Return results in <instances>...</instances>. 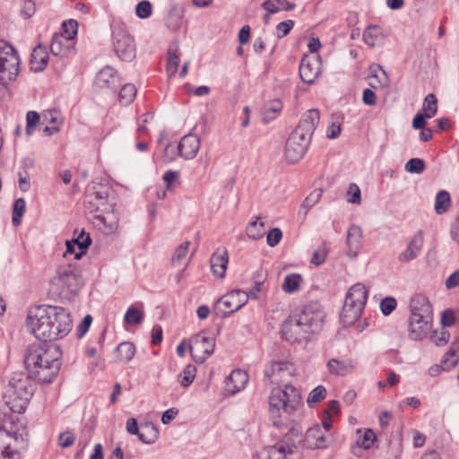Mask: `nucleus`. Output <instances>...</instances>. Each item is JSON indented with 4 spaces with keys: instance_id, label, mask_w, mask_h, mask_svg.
I'll return each instance as SVG.
<instances>
[{
    "instance_id": "f8f14e48",
    "label": "nucleus",
    "mask_w": 459,
    "mask_h": 459,
    "mask_svg": "<svg viewBox=\"0 0 459 459\" xmlns=\"http://www.w3.org/2000/svg\"><path fill=\"white\" fill-rule=\"evenodd\" d=\"M91 221L93 226L105 235L116 233L119 227V218L115 207L94 213Z\"/></svg>"
},
{
    "instance_id": "39448f33",
    "label": "nucleus",
    "mask_w": 459,
    "mask_h": 459,
    "mask_svg": "<svg viewBox=\"0 0 459 459\" xmlns=\"http://www.w3.org/2000/svg\"><path fill=\"white\" fill-rule=\"evenodd\" d=\"M367 299L368 290L364 284L356 283L349 289L341 312L343 325H352L360 317Z\"/></svg>"
},
{
    "instance_id": "4c0bfd02",
    "label": "nucleus",
    "mask_w": 459,
    "mask_h": 459,
    "mask_svg": "<svg viewBox=\"0 0 459 459\" xmlns=\"http://www.w3.org/2000/svg\"><path fill=\"white\" fill-rule=\"evenodd\" d=\"M282 102L279 99L269 101L263 111V120L269 123L273 120L281 111Z\"/></svg>"
},
{
    "instance_id": "72a5a7b5",
    "label": "nucleus",
    "mask_w": 459,
    "mask_h": 459,
    "mask_svg": "<svg viewBox=\"0 0 459 459\" xmlns=\"http://www.w3.org/2000/svg\"><path fill=\"white\" fill-rule=\"evenodd\" d=\"M306 438L310 447L324 448L326 446L325 436L319 425L310 428L307 431Z\"/></svg>"
},
{
    "instance_id": "9d476101",
    "label": "nucleus",
    "mask_w": 459,
    "mask_h": 459,
    "mask_svg": "<svg viewBox=\"0 0 459 459\" xmlns=\"http://www.w3.org/2000/svg\"><path fill=\"white\" fill-rule=\"evenodd\" d=\"M296 368L290 360H272L264 369L265 378L273 385L282 384L289 377L294 376Z\"/></svg>"
},
{
    "instance_id": "f704fd0d",
    "label": "nucleus",
    "mask_w": 459,
    "mask_h": 459,
    "mask_svg": "<svg viewBox=\"0 0 459 459\" xmlns=\"http://www.w3.org/2000/svg\"><path fill=\"white\" fill-rule=\"evenodd\" d=\"M323 195V190L321 188L315 189L312 191L303 201L300 210L298 212V215L299 218L302 219V221L305 220L309 209L314 207L321 199Z\"/></svg>"
},
{
    "instance_id": "412c9836",
    "label": "nucleus",
    "mask_w": 459,
    "mask_h": 459,
    "mask_svg": "<svg viewBox=\"0 0 459 459\" xmlns=\"http://www.w3.org/2000/svg\"><path fill=\"white\" fill-rule=\"evenodd\" d=\"M211 270L212 275L219 279L225 277L226 270L229 264V255L226 248H218L210 259Z\"/></svg>"
},
{
    "instance_id": "5701e85b",
    "label": "nucleus",
    "mask_w": 459,
    "mask_h": 459,
    "mask_svg": "<svg viewBox=\"0 0 459 459\" xmlns=\"http://www.w3.org/2000/svg\"><path fill=\"white\" fill-rule=\"evenodd\" d=\"M432 320L410 318L409 335L414 342L422 341L431 330Z\"/></svg>"
},
{
    "instance_id": "5fc2aeb1",
    "label": "nucleus",
    "mask_w": 459,
    "mask_h": 459,
    "mask_svg": "<svg viewBox=\"0 0 459 459\" xmlns=\"http://www.w3.org/2000/svg\"><path fill=\"white\" fill-rule=\"evenodd\" d=\"M192 342L195 344H209V343H214L216 342V336L215 333L211 331H201L200 333H196Z\"/></svg>"
},
{
    "instance_id": "7c9ffc66",
    "label": "nucleus",
    "mask_w": 459,
    "mask_h": 459,
    "mask_svg": "<svg viewBox=\"0 0 459 459\" xmlns=\"http://www.w3.org/2000/svg\"><path fill=\"white\" fill-rule=\"evenodd\" d=\"M48 62V53L47 48L41 45L37 46L31 53V69L36 72L43 71L47 66Z\"/></svg>"
},
{
    "instance_id": "bf43d9fd",
    "label": "nucleus",
    "mask_w": 459,
    "mask_h": 459,
    "mask_svg": "<svg viewBox=\"0 0 459 459\" xmlns=\"http://www.w3.org/2000/svg\"><path fill=\"white\" fill-rule=\"evenodd\" d=\"M195 367L193 365H187L183 370V377L180 383L183 386L186 387L190 385L195 377Z\"/></svg>"
},
{
    "instance_id": "473e14b6",
    "label": "nucleus",
    "mask_w": 459,
    "mask_h": 459,
    "mask_svg": "<svg viewBox=\"0 0 459 459\" xmlns=\"http://www.w3.org/2000/svg\"><path fill=\"white\" fill-rule=\"evenodd\" d=\"M11 440L5 432L0 431V459H20V453L13 447Z\"/></svg>"
},
{
    "instance_id": "4be33fe9",
    "label": "nucleus",
    "mask_w": 459,
    "mask_h": 459,
    "mask_svg": "<svg viewBox=\"0 0 459 459\" xmlns=\"http://www.w3.org/2000/svg\"><path fill=\"white\" fill-rule=\"evenodd\" d=\"M55 281H57L59 284L71 293H75L81 285L80 278L68 268H60Z\"/></svg>"
},
{
    "instance_id": "ea45409f",
    "label": "nucleus",
    "mask_w": 459,
    "mask_h": 459,
    "mask_svg": "<svg viewBox=\"0 0 459 459\" xmlns=\"http://www.w3.org/2000/svg\"><path fill=\"white\" fill-rule=\"evenodd\" d=\"M357 440L356 443L359 446L363 447L364 449L370 448L374 442L377 439V436L374 431L370 429L361 430H357Z\"/></svg>"
},
{
    "instance_id": "052dcab7",
    "label": "nucleus",
    "mask_w": 459,
    "mask_h": 459,
    "mask_svg": "<svg viewBox=\"0 0 459 459\" xmlns=\"http://www.w3.org/2000/svg\"><path fill=\"white\" fill-rule=\"evenodd\" d=\"M327 252L328 251L325 244H322L313 252L311 263H313L316 265L322 264L326 258Z\"/></svg>"
},
{
    "instance_id": "69168bd1",
    "label": "nucleus",
    "mask_w": 459,
    "mask_h": 459,
    "mask_svg": "<svg viewBox=\"0 0 459 459\" xmlns=\"http://www.w3.org/2000/svg\"><path fill=\"white\" fill-rule=\"evenodd\" d=\"M430 338L433 342H441L447 343L450 340V333L446 327L441 326L439 329L432 332Z\"/></svg>"
},
{
    "instance_id": "1a4fd4ad",
    "label": "nucleus",
    "mask_w": 459,
    "mask_h": 459,
    "mask_svg": "<svg viewBox=\"0 0 459 459\" xmlns=\"http://www.w3.org/2000/svg\"><path fill=\"white\" fill-rule=\"evenodd\" d=\"M108 186L99 184L87 188L84 207L89 213H96L115 207V204L108 200Z\"/></svg>"
},
{
    "instance_id": "603ef678",
    "label": "nucleus",
    "mask_w": 459,
    "mask_h": 459,
    "mask_svg": "<svg viewBox=\"0 0 459 459\" xmlns=\"http://www.w3.org/2000/svg\"><path fill=\"white\" fill-rule=\"evenodd\" d=\"M325 395L326 389L323 385H317L309 393L307 402L310 407H313L314 404L325 399Z\"/></svg>"
},
{
    "instance_id": "0e129e2a",
    "label": "nucleus",
    "mask_w": 459,
    "mask_h": 459,
    "mask_svg": "<svg viewBox=\"0 0 459 459\" xmlns=\"http://www.w3.org/2000/svg\"><path fill=\"white\" fill-rule=\"evenodd\" d=\"M136 15L139 18L146 19L152 14V4L149 1H141L137 4L135 8Z\"/></svg>"
},
{
    "instance_id": "09e8293b",
    "label": "nucleus",
    "mask_w": 459,
    "mask_h": 459,
    "mask_svg": "<svg viewBox=\"0 0 459 459\" xmlns=\"http://www.w3.org/2000/svg\"><path fill=\"white\" fill-rule=\"evenodd\" d=\"M423 111L427 118L433 117L437 111V99L433 93L428 94L423 101Z\"/></svg>"
},
{
    "instance_id": "393cba45",
    "label": "nucleus",
    "mask_w": 459,
    "mask_h": 459,
    "mask_svg": "<svg viewBox=\"0 0 459 459\" xmlns=\"http://www.w3.org/2000/svg\"><path fill=\"white\" fill-rule=\"evenodd\" d=\"M362 239V230L358 225H351L347 231L346 244L348 247L347 255L355 257L358 255Z\"/></svg>"
},
{
    "instance_id": "6e6d98bb",
    "label": "nucleus",
    "mask_w": 459,
    "mask_h": 459,
    "mask_svg": "<svg viewBox=\"0 0 459 459\" xmlns=\"http://www.w3.org/2000/svg\"><path fill=\"white\" fill-rule=\"evenodd\" d=\"M406 171L420 174L425 169V163L420 158H411L405 164Z\"/></svg>"
},
{
    "instance_id": "de8ad7c7",
    "label": "nucleus",
    "mask_w": 459,
    "mask_h": 459,
    "mask_svg": "<svg viewBox=\"0 0 459 459\" xmlns=\"http://www.w3.org/2000/svg\"><path fill=\"white\" fill-rule=\"evenodd\" d=\"M26 209V202L24 198H18L14 201L13 205L12 222L14 226H19L22 222V218Z\"/></svg>"
},
{
    "instance_id": "58836bf2",
    "label": "nucleus",
    "mask_w": 459,
    "mask_h": 459,
    "mask_svg": "<svg viewBox=\"0 0 459 459\" xmlns=\"http://www.w3.org/2000/svg\"><path fill=\"white\" fill-rule=\"evenodd\" d=\"M459 362V346L451 347L443 356L441 364L446 371L453 369Z\"/></svg>"
},
{
    "instance_id": "aec40b11",
    "label": "nucleus",
    "mask_w": 459,
    "mask_h": 459,
    "mask_svg": "<svg viewBox=\"0 0 459 459\" xmlns=\"http://www.w3.org/2000/svg\"><path fill=\"white\" fill-rule=\"evenodd\" d=\"M200 149V139L194 134L184 135L178 146V154L186 160L194 159Z\"/></svg>"
},
{
    "instance_id": "f257e3e1",
    "label": "nucleus",
    "mask_w": 459,
    "mask_h": 459,
    "mask_svg": "<svg viewBox=\"0 0 459 459\" xmlns=\"http://www.w3.org/2000/svg\"><path fill=\"white\" fill-rule=\"evenodd\" d=\"M301 403V395L291 385L284 388L275 387L269 396V413L273 424L277 428L285 427L288 432L273 446H265L258 454L257 459H288L293 455L297 443L300 441L301 429L290 421V417Z\"/></svg>"
},
{
    "instance_id": "c9c22d12",
    "label": "nucleus",
    "mask_w": 459,
    "mask_h": 459,
    "mask_svg": "<svg viewBox=\"0 0 459 459\" xmlns=\"http://www.w3.org/2000/svg\"><path fill=\"white\" fill-rule=\"evenodd\" d=\"M158 429L151 423L146 422L140 427L138 438L144 444H152L158 438Z\"/></svg>"
},
{
    "instance_id": "4468645a",
    "label": "nucleus",
    "mask_w": 459,
    "mask_h": 459,
    "mask_svg": "<svg viewBox=\"0 0 459 459\" xmlns=\"http://www.w3.org/2000/svg\"><path fill=\"white\" fill-rule=\"evenodd\" d=\"M7 393H15V394L31 399L34 387L31 382V377L22 373H14L10 381L6 390Z\"/></svg>"
},
{
    "instance_id": "a18cd8bd",
    "label": "nucleus",
    "mask_w": 459,
    "mask_h": 459,
    "mask_svg": "<svg viewBox=\"0 0 459 459\" xmlns=\"http://www.w3.org/2000/svg\"><path fill=\"white\" fill-rule=\"evenodd\" d=\"M301 281L302 278L300 274H288L284 279L281 288L286 293H293L300 289Z\"/></svg>"
},
{
    "instance_id": "0eeeda50",
    "label": "nucleus",
    "mask_w": 459,
    "mask_h": 459,
    "mask_svg": "<svg viewBox=\"0 0 459 459\" xmlns=\"http://www.w3.org/2000/svg\"><path fill=\"white\" fill-rule=\"evenodd\" d=\"M24 417L16 412L0 411V431L5 432L14 442H26L29 437Z\"/></svg>"
},
{
    "instance_id": "49530a36",
    "label": "nucleus",
    "mask_w": 459,
    "mask_h": 459,
    "mask_svg": "<svg viewBox=\"0 0 459 459\" xmlns=\"http://www.w3.org/2000/svg\"><path fill=\"white\" fill-rule=\"evenodd\" d=\"M143 316L144 314L143 310L131 306L125 314L124 322L126 325H140L143 320Z\"/></svg>"
},
{
    "instance_id": "423d86ee",
    "label": "nucleus",
    "mask_w": 459,
    "mask_h": 459,
    "mask_svg": "<svg viewBox=\"0 0 459 459\" xmlns=\"http://www.w3.org/2000/svg\"><path fill=\"white\" fill-rule=\"evenodd\" d=\"M20 71V57L14 48L0 42V83L7 84L14 81Z\"/></svg>"
},
{
    "instance_id": "6e6552de",
    "label": "nucleus",
    "mask_w": 459,
    "mask_h": 459,
    "mask_svg": "<svg viewBox=\"0 0 459 459\" xmlns=\"http://www.w3.org/2000/svg\"><path fill=\"white\" fill-rule=\"evenodd\" d=\"M248 301L247 292L241 290H234L221 297L214 305L213 310L217 316L225 318L242 307Z\"/></svg>"
},
{
    "instance_id": "3c124183",
    "label": "nucleus",
    "mask_w": 459,
    "mask_h": 459,
    "mask_svg": "<svg viewBox=\"0 0 459 459\" xmlns=\"http://www.w3.org/2000/svg\"><path fill=\"white\" fill-rule=\"evenodd\" d=\"M74 234L77 236L71 241L77 246V249H87L91 243L90 234L86 233L83 229H82L80 231L75 230Z\"/></svg>"
},
{
    "instance_id": "bb28decb",
    "label": "nucleus",
    "mask_w": 459,
    "mask_h": 459,
    "mask_svg": "<svg viewBox=\"0 0 459 459\" xmlns=\"http://www.w3.org/2000/svg\"><path fill=\"white\" fill-rule=\"evenodd\" d=\"M74 48L71 40L64 38L62 35H54L50 44V51L54 56H66L73 53Z\"/></svg>"
},
{
    "instance_id": "c03bdc74",
    "label": "nucleus",
    "mask_w": 459,
    "mask_h": 459,
    "mask_svg": "<svg viewBox=\"0 0 459 459\" xmlns=\"http://www.w3.org/2000/svg\"><path fill=\"white\" fill-rule=\"evenodd\" d=\"M451 204L450 195L446 190H441L437 194L435 200V212L437 214L445 213Z\"/></svg>"
},
{
    "instance_id": "8fccbe9b",
    "label": "nucleus",
    "mask_w": 459,
    "mask_h": 459,
    "mask_svg": "<svg viewBox=\"0 0 459 459\" xmlns=\"http://www.w3.org/2000/svg\"><path fill=\"white\" fill-rule=\"evenodd\" d=\"M136 88L134 84H125L119 91V101L122 105L130 104L135 98Z\"/></svg>"
},
{
    "instance_id": "a211bd4d",
    "label": "nucleus",
    "mask_w": 459,
    "mask_h": 459,
    "mask_svg": "<svg viewBox=\"0 0 459 459\" xmlns=\"http://www.w3.org/2000/svg\"><path fill=\"white\" fill-rule=\"evenodd\" d=\"M423 244V231L420 230L410 238L406 248L398 255V261L404 264L416 259L422 250Z\"/></svg>"
},
{
    "instance_id": "ddd939ff",
    "label": "nucleus",
    "mask_w": 459,
    "mask_h": 459,
    "mask_svg": "<svg viewBox=\"0 0 459 459\" xmlns=\"http://www.w3.org/2000/svg\"><path fill=\"white\" fill-rule=\"evenodd\" d=\"M114 49L117 56L123 61L130 62L136 56L134 38L124 30L115 32Z\"/></svg>"
},
{
    "instance_id": "c756f323",
    "label": "nucleus",
    "mask_w": 459,
    "mask_h": 459,
    "mask_svg": "<svg viewBox=\"0 0 459 459\" xmlns=\"http://www.w3.org/2000/svg\"><path fill=\"white\" fill-rule=\"evenodd\" d=\"M185 7L181 4L174 3L169 6L167 17V25L171 30H178L182 24Z\"/></svg>"
},
{
    "instance_id": "4d7b16f0",
    "label": "nucleus",
    "mask_w": 459,
    "mask_h": 459,
    "mask_svg": "<svg viewBox=\"0 0 459 459\" xmlns=\"http://www.w3.org/2000/svg\"><path fill=\"white\" fill-rule=\"evenodd\" d=\"M40 117L36 111H29L26 115V134L31 135L36 128V126L39 122Z\"/></svg>"
},
{
    "instance_id": "2eb2a0df",
    "label": "nucleus",
    "mask_w": 459,
    "mask_h": 459,
    "mask_svg": "<svg viewBox=\"0 0 459 459\" xmlns=\"http://www.w3.org/2000/svg\"><path fill=\"white\" fill-rule=\"evenodd\" d=\"M322 63L318 56H305L299 65V75L306 83H313L321 74Z\"/></svg>"
},
{
    "instance_id": "dca6fc26",
    "label": "nucleus",
    "mask_w": 459,
    "mask_h": 459,
    "mask_svg": "<svg viewBox=\"0 0 459 459\" xmlns=\"http://www.w3.org/2000/svg\"><path fill=\"white\" fill-rule=\"evenodd\" d=\"M410 318L432 320V306L422 294L414 295L410 301Z\"/></svg>"
},
{
    "instance_id": "680f3d73",
    "label": "nucleus",
    "mask_w": 459,
    "mask_h": 459,
    "mask_svg": "<svg viewBox=\"0 0 459 459\" xmlns=\"http://www.w3.org/2000/svg\"><path fill=\"white\" fill-rule=\"evenodd\" d=\"M179 65V57L176 53L169 51L168 62H167V73L169 76H173Z\"/></svg>"
},
{
    "instance_id": "20e7f679",
    "label": "nucleus",
    "mask_w": 459,
    "mask_h": 459,
    "mask_svg": "<svg viewBox=\"0 0 459 459\" xmlns=\"http://www.w3.org/2000/svg\"><path fill=\"white\" fill-rule=\"evenodd\" d=\"M60 346H28L24 365L30 377L39 383H50L60 370Z\"/></svg>"
},
{
    "instance_id": "37998d69",
    "label": "nucleus",
    "mask_w": 459,
    "mask_h": 459,
    "mask_svg": "<svg viewBox=\"0 0 459 459\" xmlns=\"http://www.w3.org/2000/svg\"><path fill=\"white\" fill-rule=\"evenodd\" d=\"M193 359L197 363H204L214 351V346H189Z\"/></svg>"
},
{
    "instance_id": "338daca9",
    "label": "nucleus",
    "mask_w": 459,
    "mask_h": 459,
    "mask_svg": "<svg viewBox=\"0 0 459 459\" xmlns=\"http://www.w3.org/2000/svg\"><path fill=\"white\" fill-rule=\"evenodd\" d=\"M282 238V232L279 228L272 229L266 237L267 245L273 247L277 246Z\"/></svg>"
},
{
    "instance_id": "b1692460",
    "label": "nucleus",
    "mask_w": 459,
    "mask_h": 459,
    "mask_svg": "<svg viewBox=\"0 0 459 459\" xmlns=\"http://www.w3.org/2000/svg\"><path fill=\"white\" fill-rule=\"evenodd\" d=\"M248 382V375L241 369L233 370L225 381L226 390L236 394L243 390Z\"/></svg>"
},
{
    "instance_id": "13d9d810",
    "label": "nucleus",
    "mask_w": 459,
    "mask_h": 459,
    "mask_svg": "<svg viewBox=\"0 0 459 459\" xmlns=\"http://www.w3.org/2000/svg\"><path fill=\"white\" fill-rule=\"evenodd\" d=\"M190 242L185 241L177 247L171 259L173 264H177L186 258Z\"/></svg>"
},
{
    "instance_id": "79ce46f5",
    "label": "nucleus",
    "mask_w": 459,
    "mask_h": 459,
    "mask_svg": "<svg viewBox=\"0 0 459 459\" xmlns=\"http://www.w3.org/2000/svg\"><path fill=\"white\" fill-rule=\"evenodd\" d=\"M258 217L252 219L246 229L247 237L254 240L260 239L264 235V222H258Z\"/></svg>"
},
{
    "instance_id": "2f4dec72",
    "label": "nucleus",
    "mask_w": 459,
    "mask_h": 459,
    "mask_svg": "<svg viewBox=\"0 0 459 459\" xmlns=\"http://www.w3.org/2000/svg\"><path fill=\"white\" fill-rule=\"evenodd\" d=\"M328 370L331 374L336 376H346L354 369V364L351 359L339 360L332 359L327 363Z\"/></svg>"
},
{
    "instance_id": "9b49d317",
    "label": "nucleus",
    "mask_w": 459,
    "mask_h": 459,
    "mask_svg": "<svg viewBox=\"0 0 459 459\" xmlns=\"http://www.w3.org/2000/svg\"><path fill=\"white\" fill-rule=\"evenodd\" d=\"M310 139L304 134L292 132L286 141L285 158L290 163L300 160L307 151Z\"/></svg>"
},
{
    "instance_id": "a878e982",
    "label": "nucleus",
    "mask_w": 459,
    "mask_h": 459,
    "mask_svg": "<svg viewBox=\"0 0 459 459\" xmlns=\"http://www.w3.org/2000/svg\"><path fill=\"white\" fill-rule=\"evenodd\" d=\"M43 123L47 124L43 130L44 134L50 136L60 130V126L63 124V117L56 109L47 110L43 113Z\"/></svg>"
},
{
    "instance_id": "e2e57ef3",
    "label": "nucleus",
    "mask_w": 459,
    "mask_h": 459,
    "mask_svg": "<svg viewBox=\"0 0 459 459\" xmlns=\"http://www.w3.org/2000/svg\"><path fill=\"white\" fill-rule=\"evenodd\" d=\"M397 301L393 297H386L380 302V309L385 316L390 315L396 307Z\"/></svg>"
},
{
    "instance_id": "7ed1b4c3",
    "label": "nucleus",
    "mask_w": 459,
    "mask_h": 459,
    "mask_svg": "<svg viewBox=\"0 0 459 459\" xmlns=\"http://www.w3.org/2000/svg\"><path fill=\"white\" fill-rule=\"evenodd\" d=\"M325 313L317 302H310L301 311L291 314L284 322L282 334L286 342H308L311 335L322 330Z\"/></svg>"
},
{
    "instance_id": "a19ab883",
    "label": "nucleus",
    "mask_w": 459,
    "mask_h": 459,
    "mask_svg": "<svg viewBox=\"0 0 459 459\" xmlns=\"http://www.w3.org/2000/svg\"><path fill=\"white\" fill-rule=\"evenodd\" d=\"M135 346H116L113 351L115 361L126 363L132 359L135 354Z\"/></svg>"
},
{
    "instance_id": "864d4df0",
    "label": "nucleus",
    "mask_w": 459,
    "mask_h": 459,
    "mask_svg": "<svg viewBox=\"0 0 459 459\" xmlns=\"http://www.w3.org/2000/svg\"><path fill=\"white\" fill-rule=\"evenodd\" d=\"M78 23L74 20L64 22L62 24L63 32L60 34L64 38L72 40L77 34Z\"/></svg>"
},
{
    "instance_id": "774afa93",
    "label": "nucleus",
    "mask_w": 459,
    "mask_h": 459,
    "mask_svg": "<svg viewBox=\"0 0 459 459\" xmlns=\"http://www.w3.org/2000/svg\"><path fill=\"white\" fill-rule=\"evenodd\" d=\"M294 26V22L292 20H287L280 22L276 26V35L277 38L281 39L288 35L290 31L292 30Z\"/></svg>"
},
{
    "instance_id": "f3484780",
    "label": "nucleus",
    "mask_w": 459,
    "mask_h": 459,
    "mask_svg": "<svg viewBox=\"0 0 459 459\" xmlns=\"http://www.w3.org/2000/svg\"><path fill=\"white\" fill-rule=\"evenodd\" d=\"M320 114L319 110L311 108L307 110L300 117L298 126L294 132L299 134H304L305 137H308L311 140L312 135L319 124Z\"/></svg>"
},
{
    "instance_id": "c85d7f7f",
    "label": "nucleus",
    "mask_w": 459,
    "mask_h": 459,
    "mask_svg": "<svg viewBox=\"0 0 459 459\" xmlns=\"http://www.w3.org/2000/svg\"><path fill=\"white\" fill-rule=\"evenodd\" d=\"M30 399L15 394V393H7L5 394V403L9 407V411L22 414L30 403Z\"/></svg>"
},
{
    "instance_id": "f03ea898",
    "label": "nucleus",
    "mask_w": 459,
    "mask_h": 459,
    "mask_svg": "<svg viewBox=\"0 0 459 459\" xmlns=\"http://www.w3.org/2000/svg\"><path fill=\"white\" fill-rule=\"evenodd\" d=\"M27 325L37 339L50 342L68 334L72 319L64 307L43 305L29 313Z\"/></svg>"
},
{
    "instance_id": "6ab92c4d",
    "label": "nucleus",
    "mask_w": 459,
    "mask_h": 459,
    "mask_svg": "<svg viewBox=\"0 0 459 459\" xmlns=\"http://www.w3.org/2000/svg\"><path fill=\"white\" fill-rule=\"evenodd\" d=\"M94 83L99 90L115 91L120 87L121 82L117 71L110 66H106L98 73Z\"/></svg>"
},
{
    "instance_id": "cd10ccee",
    "label": "nucleus",
    "mask_w": 459,
    "mask_h": 459,
    "mask_svg": "<svg viewBox=\"0 0 459 459\" xmlns=\"http://www.w3.org/2000/svg\"><path fill=\"white\" fill-rule=\"evenodd\" d=\"M385 35L383 29L377 25H370L363 32L364 42L373 48L381 45L385 40Z\"/></svg>"
},
{
    "instance_id": "e433bc0d",
    "label": "nucleus",
    "mask_w": 459,
    "mask_h": 459,
    "mask_svg": "<svg viewBox=\"0 0 459 459\" xmlns=\"http://www.w3.org/2000/svg\"><path fill=\"white\" fill-rule=\"evenodd\" d=\"M294 7L295 4L287 0H266L262 4V8L269 13H276L281 10L290 11Z\"/></svg>"
}]
</instances>
